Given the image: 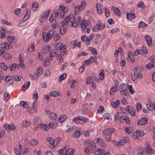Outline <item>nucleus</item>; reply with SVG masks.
I'll use <instances>...</instances> for the list:
<instances>
[{"instance_id":"obj_40","label":"nucleus","mask_w":155,"mask_h":155,"mask_svg":"<svg viewBox=\"0 0 155 155\" xmlns=\"http://www.w3.org/2000/svg\"><path fill=\"white\" fill-rule=\"evenodd\" d=\"M154 62L150 63L148 64H147L146 65V69L148 70H149L151 69L152 68L154 67Z\"/></svg>"},{"instance_id":"obj_19","label":"nucleus","mask_w":155,"mask_h":155,"mask_svg":"<svg viewBox=\"0 0 155 155\" xmlns=\"http://www.w3.org/2000/svg\"><path fill=\"white\" fill-rule=\"evenodd\" d=\"M127 18L129 20H132L134 19L136 17L134 14L127 13Z\"/></svg>"},{"instance_id":"obj_1","label":"nucleus","mask_w":155,"mask_h":155,"mask_svg":"<svg viewBox=\"0 0 155 155\" xmlns=\"http://www.w3.org/2000/svg\"><path fill=\"white\" fill-rule=\"evenodd\" d=\"M74 150L73 149H69V147L66 146L64 149L59 150L58 152L60 155H73Z\"/></svg>"},{"instance_id":"obj_29","label":"nucleus","mask_w":155,"mask_h":155,"mask_svg":"<svg viewBox=\"0 0 155 155\" xmlns=\"http://www.w3.org/2000/svg\"><path fill=\"white\" fill-rule=\"evenodd\" d=\"M128 57L130 59L131 61L134 62L135 61V59L131 51H128Z\"/></svg>"},{"instance_id":"obj_13","label":"nucleus","mask_w":155,"mask_h":155,"mask_svg":"<svg viewBox=\"0 0 155 155\" xmlns=\"http://www.w3.org/2000/svg\"><path fill=\"white\" fill-rule=\"evenodd\" d=\"M5 127L6 130L8 131H9L11 129L12 130H15V126L13 124L9 125L8 124H5Z\"/></svg>"},{"instance_id":"obj_8","label":"nucleus","mask_w":155,"mask_h":155,"mask_svg":"<svg viewBox=\"0 0 155 155\" xmlns=\"http://www.w3.org/2000/svg\"><path fill=\"white\" fill-rule=\"evenodd\" d=\"M73 120L76 123L83 124L86 122V119L82 116H78L75 117Z\"/></svg>"},{"instance_id":"obj_24","label":"nucleus","mask_w":155,"mask_h":155,"mask_svg":"<svg viewBox=\"0 0 155 155\" xmlns=\"http://www.w3.org/2000/svg\"><path fill=\"white\" fill-rule=\"evenodd\" d=\"M7 39L8 41L12 44L15 43L14 40L15 38L14 36H9L7 37Z\"/></svg>"},{"instance_id":"obj_9","label":"nucleus","mask_w":155,"mask_h":155,"mask_svg":"<svg viewBox=\"0 0 155 155\" xmlns=\"http://www.w3.org/2000/svg\"><path fill=\"white\" fill-rule=\"evenodd\" d=\"M68 28L67 25H62L60 29V33L62 35H64L67 32Z\"/></svg>"},{"instance_id":"obj_62","label":"nucleus","mask_w":155,"mask_h":155,"mask_svg":"<svg viewBox=\"0 0 155 155\" xmlns=\"http://www.w3.org/2000/svg\"><path fill=\"white\" fill-rule=\"evenodd\" d=\"M128 87L129 91L131 94H133L134 93L135 91L132 90V85H130L129 86H128Z\"/></svg>"},{"instance_id":"obj_59","label":"nucleus","mask_w":155,"mask_h":155,"mask_svg":"<svg viewBox=\"0 0 155 155\" xmlns=\"http://www.w3.org/2000/svg\"><path fill=\"white\" fill-rule=\"evenodd\" d=\"M57 59H59V62L61 63H63V58L61 56V55H60L59 54H58L57 55Z\"/></svg>"},{"instance_id":"obj_36","label":"nucleus","mask_w":155,"mask_h":155,"mask_svg":"<svg viewBox=\"0 0 155 155\" xmlns=\"http://www.w3.org/2000/svg\"><path fill=\"white\" fill-rule=\"evenodd\" d=\"M145 39L147 43L149 46H150V44L152 43V40L151 38L149 36H147L146 37Z\"/></svg>"},{"instance_id":"obj_31","label":"nucleus","mask_w":155,"mask_h":155,"mask_svg":"<svg viewBox=\"0 0 155 155\" xmlns=\"http://www.w3.org/2000/svg\"><path fill=\"white\" fill-rule=\"evenodd\" d=\"M12 78L14 81H19L21 79V77L20 75L19 76L14 75L12 77Z\"/></svg>"},{"instance_id":"obj_52","label":"nucleus","mask_w":155,"mask_h":155,"mask_svg":"<svg viewBox=\"0 0 155 155\" xmlns=\"http://www.w3.org/2000/svg\"><path fill=\"white\" fill-rule=\"evenodd\" d=\"M0 66L1 68L3 70L6 71L7 68V66L5 65L4 62H2L1 64H0Z\"/></svg>"},{"instance_id":"obj_25","label":"nucleus","mask_w":155,"mask_h":155,"mask_svg":"<svg viewBox=\"0 0 155 155\" xmlns=\"http://www.w3.org/2000/svg\"><path fill=\"white\" fill-rule=\"evenodd\" d=\"M38 6V4L36 2H34L32 3V9L34 11H36V8H37Z\"/></svg>"},{"instance_id":"obj_14","label":"nucleus","mask_w":155,"mask_h":155,"mask_svg":"<svg viewBox=\"0 0 155 155\" xmlns=\"http://www.w3.org/2000/svg\"><path fill=\"white\" fill-rule=\"evenodd\" d=\"M81 39L84 42H85L86 40L85 44L86 45H88L90 44V41L87 36L85 35L82 36L81 37Z\"/></svg>"},{"instance_id":"obj_15","label":"nucleus","mask_w":155,"mask_h":155,"mask_svg":"<svg viewBox=\"0 0 155 155\" xmlns=\"http://www.w3.org/2000/svg\"><path fill=\"white\" fill-rule=\"evenodd\" d=\"M105 152V151L104 150L101 148H98L97 150H95L94 153L96 155H100L104 153Z\"/></svg>"},{"instance_id":"obj_2","label":"nucleus","mask_w":155,"mask_h":155,"mask_svg":"<svg viewBox=\"0 0 155 155\" xmlns=\"http://www.w3.org/2000/svg\"><path fill=\"white\" fill-rule=\"evenodd\" d=\"M128 86L126 84H122L119 87V90L121 94L123 95H125L128 97L129 96V93L127 91Z\"/></svg>"},{"instance_id":"obj_20","label":"nucleus","mask_w":155,"mask_h":155,"mask_svg":"<svg viewBox=\"0 0 155 155\" xmlns=\"http://www.w3.org/2000/svg\"><path fill=\"white\" fill-rule=\"evenodd\" d=\"M111 10L114 11L115 14L119 16L120 15V11L118 8H116L114 6H112L111 8Z\"/></svg>"},{"instance_id":"obj_27","label":"nucleus","mask_w":155,"mask_h":155,"mask_svg":"<svg viewBox=\"0 0 155 155\" xmlns=\"http://www.w3.org/2000/svg\"><path fill=\"white\" fill-rule=\"evenodd\" d=\"M81 9V5H78L76 6L74 10L75 14L77 15H78L79 13V12Z\"/></svg>"},{"instance_id":"obj_10","label":"nucleus","mask_w":155,"mask_h":155,"mask_svg":"<svg viewBox=\"0 0 155 155\" xmlns=\"http://www.w3.org/2000/svg\"><path fill=\"white\" fill-rule=\"evenodd\" d=\"M60 9V17L61 18H63L64 16L65 12L66 7L63 6L62 5H60L59 7Z\"/></svg>"},{"instance_id":"obj_3","label":"nucleus","mask_w":155,"mask_h":155,"mask_svg":"<svg viewBox=\"0 0 155 155\" xmlns=\"http://www.w3.org/2000/svg\"><path fill=\"white\" fill-rule=\"evenodd\" d=\"M54 30L53 29L50 30L48 33L45 32H43L42 36L44 41L45 42H48L53 36Z\"/></svg>"},{"instance_id":"obj_61","label":"nucleus","mask_w":155,"mask_h":155,"mask_svg":"<svg viewBox=\"0 0 155 155\" xmlns=\"http://www.w3.org/2000/svg\"><path fill=\"white\" fill-rule=\"evenodd\" d=\"M96 8L97 10V12L99 14L101 13L102 12V10H101L100 8V5L99 4L97 3L96 5Z\"/></svg>"},{"instance_id":"obj_42","label":"nucleus","mask_w":155,"mask_h":155,"mask_svg":"<svg viewBox=\"0 0 155 155\" xmlns=\"http://www.w3.org/2000/svg\"><path fill=\"white\" fill-rule=\"evenodd\" d=\"M104 71L103 70H102L100 71L99 74V78L101 80H102L104 78Z\"/></svg>"},{"instance_id":"obj_58","label":"nucleus","mask_w":155,"mask_h":155,"mask_svg":"<svg viewBox=\"0 0 155 155\" xmlns=\"http://www.w3.org/2000/svg\"><path fill=\"white\" fill-rule=\"evenodd\" d=\"M78 23L77 22H76V21H71L70 22V25H72L73 27L74 28H76L78 26Z\"/></svg>"},{"instance_id":"obj_55","label":"nucleus","mask_w":155,"mask_h":155,"mask_svg":"<svg viewBox=\"0 0 155 155\" xmlns=\"http://www.w3.org/2000/svg\"><path fill=\"white\" fill-rule=\"evenodd\" d=\"M104 10L105 12V16L106 17H108L109 16L110 13L109 11L105 7H104Z\"/></svg>"},{"instance_id":"obj_32","label":"nucleus","mask_w":155,"mask_h":155,"mask_svg":"<svg viewBox=\"0 0 155 155\" xmlns=\"http://www.w3.org/2000/svg\"><path fill=\"white\" fill-rule=\"evenodd\" d=\"M57 54H56V52L55 50L54 49L51 51L49 55L50 57H52L54 56H56L57 57Z\"/></svg>"},{"instance_id":"obj_33","label":"nucleus","mask_w":155,"mask_h":155,"mask_svg":"<svg viewBox=\"0 0 155 155\" xmlns=\"http://www.w3.org/2000/svg\"><path fill=\"white\" fill-rule=\"evenodd\" d=\"M120 103V101L119 100H117L115 102H111V104L113 107H116L119 105Z\"/></svg>"},{"instance_id":"obj_18","label":"nucleus","mask_w":155,"mask_h":155,"mask_svg":"<svg viewBox=\"0 0 155 155\" xmlns=\"http://www.w3.org/2000/svg\"><path fill=\"white\" fill-rule=\"evenodd\" d=\"M30 85V81H28L25 82L24 85H23L21 87V90L23 91H25L29 87Z\"/></svg>"},{"instance_id":"obj_54","label":"nucleus","mask_w":155,"mask_h":155,"mask_svg":"<svg viewBox=\"0 0 155 155\" xmlns=\"http://www.w3.org/2000/svg\"><path fill=\"white\" fill-rule=\"evenodd\" d=\"M61 139V138L60 137H58L56 139H55L54 140V146H57L58 143L59 142L60 140Z\"/></svg>"},{"instance_id":"obj_4","label":"nucleus","mask_w":155,"mask_h":155,"mask_svg":"<svg viewBox=\"0 0 155 155\" xmlns=\"http://www.w3.org/2000/svg\"><path fill=\"white\" fill-rule=\"evenodd\" d=\"M56 47L58 50H61V54L63 55H64L66 51V48L67 46L64 45L63 44L61 43H59L57 44L56 45Z\"/></svg>"},{"instance_id":"obj_41","label":"nucleus","mask_w":155,"mask_h":155,"mask_svg":"<svg viewBox=\"0 0 155 155\" xmlns=\"http://www.w3.org/2000/svg\"><path fill=\"white\" fill-rule=\"evenodd\" d=\"M97 57L95 56H91L89 59V61H90L91 63L94 62L96 63V64L97 63L96 62V61L97 60Z\"/></svg>"},{"instance_id":"obj_56","label":"nucleus","mask_w":155,"mask_h":155,"mask_svg":"<svg viewBox=\"0 0 155 155\" xmlns=\"http://www.w3.org/2000/svg\"><path fill=\"white\" fill-rule=\"evenodd\" d=\"M47 140L48 141L50 144L54 146V142L52 138L51 137H48L47 139Z\"/></svg>"},{"instance_id":"obj_46","label":"nucleus","mask_w":155,"mask_h":155,"mask_svg":"<svg viewBox=\"0 0 155 155\" xmlns=\"http://www.w3.org/2000/svg\"><path fill=\"white\" fill-rule=\"evenodd\" d=\"M22 125L25 127H27L30 124V122L29 121L25 120L23 122Z\"/></svg>"},{"instance_id":"obj_16","label":"nucleus","mask_w":155,"mask_h":155,"mask_svg":"<svg viewBox=\"0 0 155 155\" xmlns=\"http://www.w3.org/2000/svg\"><path fill=\"white\" fill-rule=\"evenodd\" d=\"M70 20L69 16L68 15L66 16L65 18L64 21L61 22L60 23L62 24V25H66L68 23V22Z\"/></svg>"},{"instance_id":"obj_49","label":"nucleus","mask_w":155,"mask_h":155,"mask_svg":"<svg viewBox=\"0 0 155 155\" xmlns=\"http://www.w3.org/2000/svg\"><path fill=\"white\" fill-rule=\"evenodd\" d=\"M144 150H147V152L148 153H151L153 150L151 146L149 145H147L146 149H145Z\"/></svg>"},{"instance_id":"obj_45","label":"nucleus","mask_w":155,"mask_h":155,"mask_svg":"<svg viewBox=\"0 0 155 155\" xmlns=\"http://www.w3.org/2000/svg\"><path fill=\"white\" fill-rule=\"evenodd\" d=\"M50 59L48 58H46L45 59V61L44 62V65L45 67L48 66L50 64Z\"/></svg>"},{"instance_id":"obj_37","label":"nucleus","mask_w":155,"mask_h":155,"mask_svg":"<svg viewBox=\"0 0 155 155\" xmlns=\"http://www.w3.org/2000/svg\"><path fill=\"white\" fill-rule=\"evenodd\" d=\"M59 95V93L57 91H53L51 92L49 94V96H53L56 97Z\"/></svg>"},{"instance_id":"obj_43","label":"nucleus","mask_w":155,"mask_h":155,"mask_svg":"<svg viewBox=\"0 0 155 155\" xmlns=\"http://www.w3.org/2000/svg\"><path fill=\"white\" fill-rule=\"evenodd\" d=\"M67 76V74L66 73H64L60 76L59 79V81H61L65 79Z\"/></svg>"},{"instance_id":"obj_63","label":"nucleus","mask_w":155,"mask_h":155,"mask_svg":"<svg viewBox=\"0 0 155 155\" xmlns=\"http://www.w3.org/2000/svg\"><path fill=\"white\" fill-rule=\"evenodd\" d=\"M104 110V107L101 105H100L99 109L97 112V113H100L103 112Z\"/></svg>"},{"instance_id":"obj_22","label":"nucleus","mask_w":155,"mask_h":155,"mask_svg":"<svg viewBox=\"0 0 155 155\" xmlns=\"http://www.w3.org/2000/svg\"><path fill=\"white\" fill-rule=\"evenodd\" d=\"M38 141L35 139H32L29 142L30 146H35L38 143Z\"/></svg>"},{"instance_id":"obj_11","label":"nucleus","mask_w":155,"mask_h":155,"mask_svg":"<svg viewBox=\"0 0 155 155\" xmlns=\"http://www.w3.org/2000/svg\"><path fill=\"white\" fill-rule=\"evenodd\" d=\"M126 109L128 110L131 115L132 116L135 115V112L134 108L129 106H127L126 107Z\"/></svg>"},{"instance_id":"obj_51","label":"nucleus","mask_w":155,"mask_h":155,"mask_svg":"<svg viewBox=\"0 0 155 155\" xmlns=\"http://www.w3.org/2000/svg\"><path fill=\"white\" fill-rule=\"evenodd\" d=\"M147 26V25L142 21H140L139 24V28H146Z\"/></svg>"},{"instance_id":"obj_47","label":"nucleus","mask_w":155,"mask_h":155,"mask_svg":"<svg viewBox=\"0 0 155 155\" xmlns=\"http://www.w3.org/2000/svg\"><path fill=\"white\" fill-rule=\"evenodd\" d=\"M35 46L33 44L30 45L28 48V51L29 52H31L35 50Z\"/></svg>"},{"instance_id":"obj_50","label":"nucleus","mask_w":155,"mask_h":155,"mask_svg":"<svg viewBox=\"0 0 155 155\" xmlns=\"http://www.w3.org/2000/svg\"><path fill=\"white\" fill-rule=\"evenodd\" d=\"M66 118V116L64 115L63 116H60L58 118V119L59 120H60L61 122H62L64 120H65Z\"/></svg>"},{"instance_id":"obj_35","label":"nucleus","mask_w":155,"mask_h":155,"mask_svg":"<svg viewBox=\"0 0 155 155\" xmlns=\"http://www.w3.org/2000/svg\"><path fill=\"white\" fill-rule=\"evenodd\" d=\"M86 21L84 19H83L82 20L81 22V29L83 30H84L85 29L87 26V24L86 23Z\"/></svg>"},{"instance_id":"obj_26","label":"nucleus","mask_w":155,"mask_h":155,"mask_svg":"<svg viewBox=\"0 0 155 155\" xmlns=\"http://www.w3.org/2000/svg\"><path fill=\"white\" fill-rule=\"evenodd\" d=\"M97 142L101 146L103 147H105L106 145L103 142V141L102 139H100L99 138H97L96 139Z\"/></svg>"},{"instance_id":"obj_5","label":"nucleus","mask_w":155,"mask_h":155,"mask_svg":"<svg viewBox=\"0 0 155 155\" xmlns=\"http://www.w3.org/2000/svg\"><path fill=\"white\" fill-rule=\"evenodd\" d=\"M105 25L104 23H102L101 21H99L97 25H94L93 28L92 30L95 31L102 30L104 29Z\"/></svg>"},{"instance_id":"obj_7","label":"nucleus","mask_w":155,"mask_h":155,"mask_svg":"<svg viewBox=\"0 0 155 155\" xmlns=\"http://www.w3.org/2000/svg\"><path fill=\"white\" fill-rule=\"evenodd\" d=\"M51 10H48L45 11L41 16L40 21L43 22L45 21L49 17Z\"/></svg>"},{"instance_id":"obj_23","label":"nucleus","mask_w":155,"mask_h":155,"mask_svg":"<svg viewBox=\"0 0 155 155\" xmlns=\"http://www.w3.org/2000/svg\"><path fill=\"white\" fill-rule=\"evenodd\" d=\"M122 114L120 112H117V114L114 115V119L115 120L118 119L120 120L122 119Z\"/></svg>"},{"instance_id":"obj_39","label":"nucleus","mask_w":155,"mask_h":155,"mask_svg":"<svg viewBox=\"0 0 155 155\" xmlns=\"http://www.w3.org/2000/svg\"><path fill=\"white\" fill-rule=\"evenodd\" d=\"M42 73V69L41 67H39L36 71V75L37 76H39L40 74Z\"/></svg>"},{"instance_id":"obj_34","label":"nucleus","mask_w":155,"mask_h":155,"mask_svg":"<svg viewBox=\"0 0 155 155\" xmlns=\"http://www.w3.org/2000/svg\"><path fill=\"white\" fill-rule=\"evenodd\" d=\"M82 134V132L79 131H76L73 134V136L78 138Z\"/></svg>"},{"instance_id":"obj_12","label":"nucleus","mask_w":155,"mask_h":155,"mask_svg":"<svg viewBox=\"0 0 155 155\" xmlns=\"http://www.w3.org/2000/svg\"><path fill=\"white\" fill-rule=\"evenodd\" d=\"M148 119L146 117L143 118L140 120H138L137 124L139 125H144L147 122Z\"/></svg>"},{"instance_id":"obj_21","label":"nucleus","mask_w":155,"mask_h":155,"mask_svg":"<svg viewBox=\"0 0 155 155\" xmlns=\"http://www.w3.org/2000/svg\"><path fill=\"white\" fill-rule=\"evenodd\" d=\"M85 143L86 145L89 146H91L93 147L95 146L94 143L92 141L90 140H86L85 142Z\"/></svg>"},{"instance_id":"obj_57","label":"nucleus","mask_w":155,"mask_h":155,"mask_svg":"<svg viewBox=\"0 0 155 155\" xmlns=\"http://www.w3.org/2000/svg\"><path fill=\"white\" fill-rule=\"evenodd\" d=\"M57 115L55 114L54 113H51V118L52 120H55L57 119Z\"/></svg>"},{"instance_id":"obj_60","label":"nucleus","mask_w":155,"mask_h":155,"mask_svg":"<svg viewBox=\"0 0 155 155\" xmlns=\"http://www.w3.org/2000/svg\"><path fill=\"white\" fill-rule=\"evenodd\" d=\"M29 150L30 148L29 147L21 149V150H20V152L23 153H27L29 151Z\"/></svg>"},{"instance_id":"obj_6","label":"nucleus","mask_w":155,"mask_h":155,"mask_svg":"<svg viewBox=\"0 0 155 155\" xmlns=\"http://www.w3.org/2000/svg\"><path fill=\"white\" fill-rule=\"evenodd\" d=\"M140 70L139 69L138 67L137 66H136L133 70L131 73V77L133 81H135L137 78L138 76L137 75L139 72H140Z\"/></svg>"},{"instance_id":"obj_17","label":"nucleus","mask_w":155,"mask_h":155,"mask_svg":"<svg viewBox=\"0 0 155 155\" xmlns=\"http://www.w3.org/2000/svg\"><path fill=\"white\" fill-rule=\"evenodd\" d=\"M39 128L44 130H48L49 127L48 125L44 124H41L39 125Z\"/></svg>"},{"instance_id":"obj_53","label":"nucleus","mask_w":155,"mask_h":155,"mask_svg":"<svg viewBox=\"0 0 155 155\" xmlns=\"http://www.w3.org/2000/svg\"><path fill=\"white\" fill-rule=\"evenodd\" d=\"M122 119H124V120H125V121H126V123L127 124H130V123H129V122H130V120L128 117H127V116L122 117Z\"/></svg>"},{"instance_id":"obj_38","label":"nucleus","mask_w":155,"mask_h":155,"mask_svg":"<svg viewBox=\"0 0 155 155\" xmlns=\"http://www.w3.org/2000/svg\"><path fill=\"white\" fill-rule=\"evenodd\" d=\"M54 40L55 41L59 40L60 38V35L58 33L54 34L53 35Z\"/></svg>"},{"instance_id":"obj_30","label":"nucleus","mask_w":155,"mask_h":155,"mask_svg":"<svg viewBox=\"0 0 155 155\" xmlns=\"http://www.w3.org/2000/svg\"><path fill=\"white\" fill-rule=\"evenodd\" d=\"M3 56L7 59H11L12 58L11 55L9 53L5 52L3 54Z\"/></svg>"},{"instance_id":"obj_48","label":"nucleus","mask_w":155,"mask_h":155,"mask_svg":"<svg viewBox=\"0 0 155 155\" xmlns=\"http://www.w3.org/2000/svg\"><path fill=\"white\" fill-rule=\"evenodd\" d=\"M33 99L35 101H37L38 99V95L37 92L36 91H35L33 92Z\"/></svg>"},{"instance_id":"obj_44","label":"nucleus","mask_w":155,"mask_h":155,"mask_svg":"<svg viewBox=\"0 0 155 155\" xmlns=\"http://www.w3.org/2000/svg\"><path fill=\"white\" fill-rule=\"evenodd\" d=\"M48 126L50 128L54 129L57 126V124L56 123H54L53 122H51L49 124Z\"/></svg>"},{"instance_id":"obj_28","label":"nucleus","mask_w":155,"mask_h":155,"mask_svg":"<svg viewBox=\"0 0 155 155\" xmlns=\"http://www.w3.org/2000/svg\"><path fill=\"white\" fill-rule=\"evenodd\" d=\"M147 108L150 110H153V109H155V105H154L153 104H149L147 105Z\"/></svg>"},{"instance_id":"obj_64","label":"nucleus","mask_w":155,"mask_h":155,"mask_svg":"<svg viewBox=\"0 0 155 155\" xmlns=\"http://www.w3.org/2000/svg\"><path fill=\"white\" fill-rule=\"evenodd\" d=\"M14 151L16 155H23L24 154L23 153H22L21 152V153L19 152L16 148L14 149Z\"/></svg>"}]
</instances>
